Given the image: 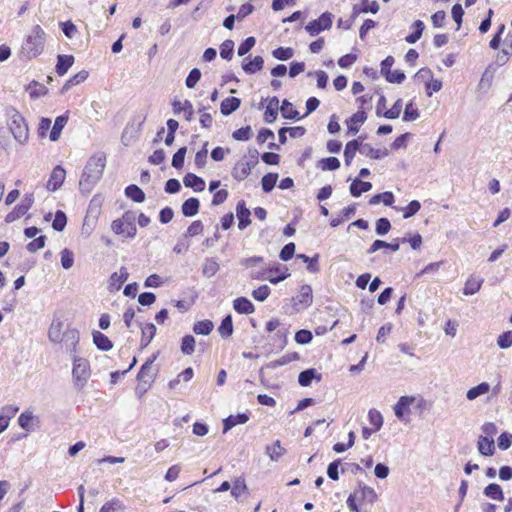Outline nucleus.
Here are the masks:
<instances>
[{
    "mask_svg": "<svg viewBox=\"0 0 512 512\" xmlns=\"http://www.w3.org/2000/svg\"><path fill=\"white\" fill-rule=\"evenodd\" d=\"M106 166V155L98 152L87 161L79 181L81 192L90 193L93 187L101 179Z\"/></svg>",
    "mask_w": 512,
    "mask_h": 512,
    "instance_id": "obj_1",
    "label": "nucleus"
},
{
    "mask_svg": "<svg viewBox=\"0 0 512 512\" xmlns=\"http://www.w3.org/2000/svg\"><path fill=\"white\" fill-rule=\"evenodd\" d=\"M46 36V32L40 25H34L22 43L21 53L28 59L36 58L42 54Z\"/></svg>",
    "mask_w": 512,
    "mask_h": 512,
    "instance_id": "obj_2",
    "label": "nucleus"
},
{
    "mask_svg": "<svg viewBox=\"0 0 512 512\" xmlns=\"http://www.w3.org/2000/svg\"><path fill=\"white\" fill-rule=\"evenodd\" d=\"M289 276L288 267L279 262H272L268 268L261 271H251L249 274L252 280H267L272 284H278Z\"/></svg>",
    "mask_w": 512,
    "mask_h": 512,
    "instance_id": "obj_3",
    "label": "nucleus"
},
{
    "mask_svg": "<svg viewBox=\"0 0 512 512\" xmlns=\"http://www.w3.org/2000/svg\"><path fill=\"white\" fill-rule=\"evenodd\" d=\"M136 214L128 210L111 223V230L116 234L126 238L133 239L137 234Z\"/></svg>",
    "mask_w": 512,
    "mask_h": 512,
    "instance_id": "obj_4",
    "label": "nucleus"
},
{
    "mask_svg": "<svg viewBox=\"0 0 512 512\" xmlns=\"http://www.w3.org/2000/svg\"><path fill=\"white\" fill-rule=\"evenodd\" d=\"M91 376L89 361L82 357L73 358L72 379L74 386L82 390Z\"/></svg>",
    "mask_w": 512,
    "mask_h": 512,
    "instance_id": "obj_5",
    "label": "nucleus"
},
{
    "mask_svg": "<svg viewBox=\"0 0 512 512\" xmlns=\"http://www.w3.org/2000/svg\"><path fill=\"white\" fill-rule=\"evenodd\" d=\"M9 130L20 145L27 144L29 139L28 124L17 110H13L10 116Z\"/></svg>",
    "mask_w": 512,
    "mask_h": 512,
    "instance_id": "obj_6",
    "label": "nucleus"
},
{
    "mask_svg": "<svg viewBox=\"0 0 512 512\" xmlns=\"http://www.w3.org/2000/svg\"><path fill=\"white\" fill-rule=\"evenodd\" d=\"M265 330L268 333L275 332L271 336V342L275 349L282 350L287 345L288 329L281 325V322L277 318H273L266 323Z\"/></svg>",
    "mask_w": 512,
    "mask_h": 512,
    "instance_id": "obj_7",
    "label": "nucleus"
},
{
    "mask_svg": "<svg viewBox=\"0 0 512 512\" xmlns=\"http://www.w3.org/2000/svg\"><path fill=\"white\" fill-rule=\"evenodd\" d=\"M295 311L299 312L307 309L313 302L312 287L304 284L300 287L299 294L291 299Z\"/></svg>",
    "mask_w": 512,
    "mask_h": 512,
    "instance_id": "obj_8",
    "label": "nucleus"
},
{
    "mask_svg": "<svg viewBox=\"0 0 512 512\" xmlns=\"http://www.w3.org/2000/svg\"><path fill=\"white\" fill-rule=\"evenodd\" d=\"M333 15L330 12H324L318 19L310 21L306 26V31L311 36H316L324 30H328L332 27Z\"/></svg>",
    "mask_w": 512,
    "mask_h": 512,
    "instance_id": "obj_9",
    "label": "nucleus"
},
{
    "mask_svg": "<svg viewBox=\"0 0 512 512\" xmlns=\"http://www.w3.org/2000/svg\"><path fill=\"white\" fill-rule=\"evenodd\" d=\"M34 203V194L26 193L19 204H17L11 212L5 217L6 223H12L25 215Z\"/></svg>",
    "mask_w": 512,
    "mask_h": 512,
    "instance_id": "obj_10",
    "label": "nucleus"
},
{
    "mask_svg": "<svg viewBox=\"0 0 512 512\" xmlns=\"http://www.w3.org/2000/svg\"><path fill=\"white\" fill-rule=\"evenodd\" d=\"M253 168L254 166L250 165L247 161V157H242L235 163L232 168L231 175L236 181L241 182L250 175Z\"/></svg>",
    "mask_w": 512,
    "mask_h": 512,
    "instance_id": "obj_11",
    "label": "nucleus"
},
{
    "mask_svg": "<svg viewBox=\"0 0 512 512\" xmlns=\"http://www.w3.org/2000/svg\"><path fill=\"white\" fill-rule=\"evenodd\" d=\"M65 177L66 171L61 165L54 167L46 184L47 190L52 192L58 190L62 186Z\"/></svg>",
    "mask_w": 512,
    "mask_h": 512,
    "instance_id": "obj_12",
    "label": "nucleus"
},
{
    "mask_svg": "<svg viewBox=\"0 0 512 512\" xmlns=\"http://www.w3.org/2000/svg\"><path fill=\"white\" fill-rule=\"evenodd\" d=\"M129 277V273L126 267H121L119 272H114L111 274L108 281V290L110 292L118 291L121 289L124 282L127 281Z\"/></svg>",
    "mask_w": 512,
    "mask_h": 512,
    "instance_id": "obj_13",
    "label": "nucleus"
},
{
    "mask_svg": "<svg viewBox=\"0 0 512 512\" xmlns=\"http://www.w3.org/2000/svg\"><path fill=\"white\" fill-rule=\"evenodd\" d=\"M251 212L246 207V203L244 200H240L236 206V216L238 218V228L240 230H244L251 224L250 219Z\"/></svg>",
    "mask_w": 512,
    "mask_h": 512,
    "instance_id": "obj_14",
    "label": "nucleus"
},
{
    "mask_svg": "<svg viewBox=\"0 0 512 512\" xmlns=\"http://www.w3.org/2000/svg\"><path fill=\"white\" fill-rule=\"evenodd\" d=\"M263 67L264 59L261 56H255L253 59L246 57L242 61V69L248 75H252L261 71Z\"/></svg>",
    "mask_w": 512,
    "mask_h": 512,
    "instance_id": "obj_15",
    "label": "nucleus"
},
{
    "mask_svg": "<svg viewBox=\"0 0 512 512\" xmlns=\"http://www.w3.org/2000/svg\"><path fill=\"white\" fill-rule=\"evenodd\" d=\"M413 401L414 397L410 396H401L399 398L397 403L394 405V413L399 420L405 421V415L410 412L409 407Z\"/></svg>",
    "mask_w": 512,
    "mask_h": 512,
    "instance_id": "obj_16",
    "label": "nucleus"
},
{
    "mask_svg": "<svg viewBox=\"0 0 512 512\" xmlns=\"http://www.w3.org/2000/svg\"><path fill=\"white\" fill-rule=\"evenodd\" d=\"M172 108L174 114H180L183 112L186 121H191L193 119L194 109L192 103L189 100H174L172 102Z\"/></svg>",
    "mask_w": 512,
    "mask_h": 512,
    "instance_id": "obj_17",
    "label": "nucleus"
},
{
    "mask_svg": "<svg viewBox=\"0 0 512 512\" xmlns=\"http://www.w3.org/2000/svg\"><path fill=\"white\" fill-rule=\"evenodd\" d=\"M355 495L359 496L358 500L365 501L370 504H373L377 500V494L375 490L365 485L363 482L358 483V488L354 491Z\"/></svg>",
    "mask_w": 512,
    "mask_h": 512,
    "instance_id": "obj_18",
    "label": "nucleus"
},
{
    "mask_svg": "<svg viewBox=\"0 0 512 512\" xmlns=\"http://www.w3.org/2000/svg\"><path fill=\"white\" fill-rule=\"evenodd\" d=\"M363 139H364V137H358L357 139H353L346 144L345 149H344V159H345V164L347 166L351 165V162H352L356 152L357 151L360 152Z\"/></svg>",
    "mask_w": 512,
    "mask_h": 512,
    "instance_id": "obj_19",
    "label": "nucleus"
},
{
    "mask_svg": "<svg viewBox=\"0 0 512 512\" xmlns=\"http://www.w3.org/2000/svg\"><path fill=\"white\" fill-rule=\"evenodd\" d=\"M367 119V114L363 110H359L354 113L347 121L348 133L355 134L359 131L360 125H362Z\"/></svg>",
    "mask_w": 512,
    "mask_h": 512,
    "instance_id": "obj_20",
    "label": "nucleus"
},
{
    "mask_svg": "<svg viewBox=\"0 0 512 512\" xmlns=\"http://www.w3.org/2000/svg\"><path fill=\"white\" fill-rule=\"evenodd\" d=\"M279 99L276 96L269 98L266 110L264 112V121L266 123H273L278 116Z\"/></svg>",
    "mask_w": 512,
    "mask_h": 512,
    "instance_id": "obj_21",
    "label": "nucleus"
},
{
    "mask_svg": "<svg viewBox=\"0 0 512 512\" xmlns=\"http://www.w3.org/2000/svg\"><path fill=\"white\" fill-rule=\"evenodd\" d=\"M321 379H322V375L320 373H318L316 369L309 368V369H306V370L300 372V374L298 376V383L302 387H308L311 385L313 380L321 381Z\"/></svg>",
    "mask_w": 512,
    "mask_h": 512,
    "instance_id": "obj_22",
    "label": "nucleus"
},
{
    "mask_svg": "<svg viewBox=\"0 0 512 512\" xmlns=\"http://www.w3.org/2000/svg\"><path fill=\"white\" fill-rule=\"evenodd\" d=\"M477 448L481 455L492 456L495 452L494 439L480 435L477 442Z\"/></svg>",
    "mask_w": 512,
    "mask_h": 512,
    "instance_id": "obj_23",
    "label": "nucleus"
},
{
    "mask_svg": "<svg viewBox=\"0 0 512 512\" xmlns=\"http://www.w3.org/2000/svg\"><path fill=\"white\" fill-rule=\"evenodd\" d=\"M183 183L195 192H202L205 189V181L194 173H187L183 178Z\"/></svg>",
    "mask_w": 512,
    "mask_h": 512,
    "instance_id": "obj_24",
    "label": "nucleus"
},
{
    "mask_svg": "<svg viewBox=\"0 0 512 512\" xmlns=\"http://www.w3.org/2000/svg\"><path fill=\"white\" fill-rule=\"evenodd\" d=\"M79 331L75 328L67 329L63 333L62 341L64 342L66 349L75 352L76 346L79 343Z\"/></svg>",
    "mask_w": 512,
    "mask_h": 512,
    "instance_id": "obj_25",
    "label": "nucleus"
},
{
    "mask_svg": "<svg viewBox=\"0 0 512 512\" xmlns=\"http://www.w3.org/2000/svg\"><path fill=\"white\" fill-rule=\"evenodd\" d=\"M249 420V414L238 413L237 415H230L223 421V432L226 433L238 424H245Z\"/></svg>",
    "mask_w": 512,
    "mask_h": 512,
    "instance_id": "obj_26",
    "label": "nucleus"
},
{
    "mask_svg": "<svg viewBox=\"0 0 512 512\" xmlns=\"http://www.w3.org/2000/svg\"><path fill=\"white\" fill-rule=\"evenodd\" d=\"M233 308L239 314H251L255 311L253 303L246 297H238L233 301Z\"/></svg>",
    "mask_w": 512,
    "mask_h": 512,
    "instance_id": "obj_27",
    "label": "nucleus"
},
{
    "mask_svg": "<svg viewBox=\"0 0 512 512\" xmlns=\"http://www.w3.org/2000/svg\"><path fill=\"white\" fill-rule=\"evenodd\" d=\"M68 119L69 117L67 113L60 115L55 119L54 125L49 135L51 141H57L60 138L61 132L67 124Z\"/></svg>",
    "mask_w": 512,
    "mask_h": 512,
    "instance_id": "obj_28",
    "label": "nucleus"
},
{
    "mask_svg": "<svg viewBox=\"0 0 512 512\" xmlns=\"http://www.w3.org/2000/svg\"><path fill=\"white\" fill-rule=\"evenodd\" d=\"M73 64L74 57L72 55H58L56 63V73L59 76L65 75Z\"/></svg>",
    "mask_w": 512,
    "mask_h": 512,
    "instance_id": "obj_29",
    "label": "nucleus"
},
{
    "mask_svg": "<svg viewBox=\"0 0 512 512\" xmlns=\"http://www.w3.org/2000/svg\"><path fill=\"white\" fill-rule=\"evenodd\" d=\"M241 105V100L237 97H227L220 105V111L224 116H228L236 111Z\"/></svg>",
    "mask_w": 512,
    "mask_h": 512,
    "instance_id": "obj_30",
    "label": "nucleus"
},
{
    "mask_svg": "<svg viewBox=\"0 0 512 512\" xmlns=\"http://www.w3.org/2000/svg\"><path fill=\"white\" fill-rule=\"evenodd\" d=\"M200 201L198 198L191 197L185 200L182 204L181 210L185 217H192L199 212Z\"/></svg>",
    "mask_w": 512,
    "mask_h": 512,
    "instance_id": "obj_31",
    "label": "nucleus"
},
{
    "mask_svg": "<svg viewBox=\"0 0 512 512\" xmlns=\"http://www.w3.org/2000/svg\"><path fill=\"white\" fill-rule=\"evenodd\" d=\"M360 153L369 157L371 159L379 160L389 155V152L386 148L384 149H374L370 144H363L360 149Z\"/></svg>",
    "mask_w": 512,
    "mask_h": 512,
    "instance_id": "obj_32",
    "label": "nucleus"
},
{
    "mask_svg": "<svg viewBox=\"0 0 512 512\" xmlns=\"http://www.w3.org/2000/svg\"><path fill=\"white\" fill-rule=\"evenodd\" d=\"M372 189V184L360 179H354L350 185V193L353 197H360L362 193L368 192Z\"/></svg>",
    "mask_w": 512,
    "mask_h": 512,
    "instance_id": "obj_33",
    "label": "nucleus"
},
{
    "mask_svg": "<svg viewBox=\"0 0 512 512\" xmlns=\"http://www.w3.org/2000/svg\"><path fill=\"white\" fill-rule=\"evenodd\" d=\"M92 335L93 342L99 350L109 351L112 349L113 343L105 334L100 331H94Z\"/></svg>",
    "mask_w": 512,
    "mask_h": 512,
    "instance_id": "obj_34",
    "label": "nucleus"
},
{
    "mask_svg": "<svg viewBox=\"0 0 512 512\" xmlns=\"http://www.w3.org/2000/svg\"><path fill=\"white\" fill-rule=\"evenodd\" d=\"M411 28L413 29V32L405 37V41L409 44H414L421 38L425 29V24L421 20H415L412 23Z\"/></svg>",
    "mask_w": 512,
    "mask_h": 512,
    "instance_id": "obj_35",
    "label": "nucleus"
},
{
    "mask_svg": "<svg viewBox=\"0 0 512 512\" xmlns=\"http://www.w3.org/2000/svg\"><path fill=\"white\" fill-rule=\"evenodd\" d=\"M62 327L63 323L60 320H53L48 330V338L54 343L62 342Z\"/></svg>",
    "mask_w": 512,
    "mask_h": 512,
    "instance_id": "obj_36",
    "label": "nucleus"
},
{
    "mask_svg": "<svg viewBox=\"0 0 512 512\" xmlns=\"http://www.w3.org/2000/svg\"><path fill=\"white\" fill-rule=\"evenodd\" d=\"M285 453L286 449L282 447L280 440L266 446V454L272 461H278Z\"/></svg>",
    "mask_w": 512,
    "mask_h": 512,
    "instance_id": "obj_37",
    "label": "nucleus"
},
{
    "mask_svg": "<svg viewBox=\"0 0 512 512\" xmlns=\"http://www.w3.org/2000/svg\"><path fill=\"white\" fill-rule=\"evenodd\" d=\"M483 279L479 277L470 276L465 282L463 288L464 295H473L478 292L482 286Z\"/></svg>",
    "mask_w": 512,
    "mask_h": 512,
    "instance_id": "obj_38",
    "label": "nucleus"
},
{
    "mask_svg": "<svg viewBox=\"0 0 512 512\" xmlns=\"http://www.w3.org/2000/svg\"><path fill=\"white\" fill-rule=\"evenodd\" d=\"M142 336H141V347L145 348L147 347L152 339L156 335V326L153 323H147L144 327L141 329Z\"/></svg>",
    "mask_w": 512,
    "mask_h": 512,
    "instance_id": "obj_39",
    "label": "nucleus"
},
{
    "mask_svg": "<svg viewBox=\"0 0 512 512\" xmlns=\"http://www.w3.org/2000/svg\"><path fill=\"white\" fill-rule=\"evenodd\" d=\"M88 71L81 70L74 76H72L70 79H68L65 84L63 85L61 92L65 93L67 92L72 86L79 85L83 83L88 78Z\"/></svg>",
    "mask_w": 512,
    "mask_h": 512,
    "instance_id": "obj_40",
    "label": "nucleus"
},
{
    "mask_svg": "<svg viewBox=\"0 0 512 512\" xmlns=\"http://www.w3.org/2000/svg\"><path fill=\"white\" fill-rule=\"evenodd\" d=\"M125 195L137 203H142L145 200V193L135 184L128 185L125 188Z\"/></svg>",
    "mask_w": 512,
    "mask_h": 512,
    "instance_id": "obj_41",
    "label": "nucleus"
},
{
    "mask_svg": "<svg viewBox=\"0 0 512 512\" xmlns=\"http://www.w3.org/2000/svg\"><path fill=\"white\" fill-rule=\"evenodd\" d=\"M484 495L493 500H504V494L500 485L496 483L488 484L483 491Z\"/></svg>",
    "mask_w": 512,
    "mask_h": 512,
    "instance_id": "obj_42",
    "label": "nucleus"
},
{
    "mask_svg": "<svg viewBox=\"0 0 512 512\" xmlns=\"http://www.w3.org/2000/svg\"><path fill=\"white\" fill-rule=\"evenodd\" d=\"M233 320L230 314L226 315L218 328L220 336L224 339L230 337L233 334Z\"/></svg>",
    "mask_w": 512,
    "mask_h": 512,
    "instance_id": "obj_43",
    "label": "nucleus"
},
{
    "mask_svg": "<svg viewBox=\"0 0 512 512\" xmlns=\"http://www.w3.org/2000/svg\"><path fill=\"white\" fill-rule=\"evenodd\" d=\"M29 96L32 99H37L39 97L45 96L48 93V89L45 85L32 81L28 86Z\"/></svg>",
    "mask_w": 512,
    "mask_h": 512,
    "instance_id": "obj_44",
    "label": "nucleus"
},
{
    "mask_svg": "<svg viewBox=\"0 0 512 512\" xmlns=\"http://www.w3.org/2000/svg\"><path fill=\"white\" fill-rule=\"evenodd\" d=\"M219 271V264L215 258H207L202 266V274L210 278Z\"/></svg>",
    "mask_w": 512,
    "mask_h": 512,
    "instance_id": "obj_45",
    "label": "nucleus"
},
{
    "mask_svg": "<svg viewBox=\"0 0 512 512\" xmlns=\"http://www.w3.org/2000/svg\"><path fill=\"white\" fill-rule=\"evenodd\" d=\"M214 328L211 320L198 321L193 325V332L198 335H209Z\"/></svg>",
    "mask_w": 512,
    "mask_h": 512,
    "instance_id": "obj_46",
    "label": "nucleus"
},
{
    "mask_svg": "<svg viewBox=\"0 0 512 512\" xmlns=\"http://www.w3.org/2000/svg\"><path fill=\"white\" fill-rule=\"evenodd\" d=\"M282 117L285 119H299V112L293 108L292 103L284 99L280 107Z\"/></svg>",
    "mask_w": 512,
    "mask_h": 512,
    "instance_id": "obj_47",
    "label": "nucleus"
},
{
    "mask_svg": "<svg viewBox=\"0 0 512 512\" xmlns=\"http://www.w3.org/2000/svg\"><path fill=\"white\" fill-rule=\"evenodd\" d=\"M195 338L192 335H185L181 340L180 350L184 355H192L195 351Z\"/></svg>",
    "mask_w": 512,
    "mask_h": 512,
    "instance_id": "obj_48",
    "label": "nucleus"
},
{
    "mask_svg": "<svg viewBox=\"0 0 512 512\" xmlns=\"http://www.w3.org/2000/svg\"><path fill=\"white\" fill-rule=\"evenodd\" d=\"M490 389V385L486 382H482L479 385L472 387L467 391L466 397L469 400H474L477 397L486 394Z\"/></svg>",
    "mask_w": 512,
    "mask_h": 512,
    "instance_id": "obj_49",
    "label": "nucleus"
},
{
    "mask_svg": "<svg viewBox=\"0 0 512 512\" xmlns=\"http://www.w3.org/2000/svg\"><path fill=\"white\" fill-rule=\"evenodd\" d=\"M278 180L277 173H268L262 177L261 185L265 193H269L273 190Z\"/></svg>",
    "mask_w": 512,
    "mask_h": 512,
    "instance_id": "obj_50",
    "label": "nucleus"
},
{
    "mask_svg": "<svg viewBox=\"0 0 512 512\" xmlns=\"http://www.w3.org/2000/svg\"><path fill=\"white\" fill-rule=\"evenodd\" d=\"M272 56L280 61H287L294 56V49L291 47H278L272 50Z\"/></svg>",
    "mask_w": 512,
    "mask_h": 512,
    "instance_id": "obj_51",
    "label": "nucleus"
},
{
    "mask_svg": "<svg viewBox=\"0 0 512 512\" xmlns=\"http://www.w3.org/2000/svg\"><path fill=\"white\" fill-rule=\"evenodd\" d=\"M66 224H67L66 214L61 210L56 211L54 220L52 222V228L57 232H61L65 229Z\"/></svg>",
    "mask_w": 512,
    "mask_h": 512,
    "instance_id": "obj_52",
    "label": "nucleus"
},
{
    "mask_svg": "<svg viewBox=\"0 0 512 512\" xmlns=\"http://www.w3.org/2000/svg\"><path fill=\"white\" fill-rule=\"evenodd\" d=\"M369 423L373 426L374 430L378 431L383 425V416L376 409H370L368 412Z\"/></svg>",
    "mask_w": 512,
    "mask_h": 512,
    "instance_id": "obj_53",
    "label": "nucleus"
},
{
    "mask_svg": "<svg viewBox=\"0 0 512 512\" xmlns=\"http://www.w3.org/2000/svg\"><path fill=\"white\" fill-rule=\"evenodd\" d=\"M319 167L324 171H333L340 167V161L336 157H327L319 161Z\"/></svg>",
    "mask_w": 512,
    "mask_h": 512,
    "instance_id": "obj_54",
    "label": "nucleus"
},
{
    "mask_svg": "<svg viewBox=\"0 0 512 512\" xmlns=\"http://www.w3.org/2000/svg\"><path fill=\"white\" fill-rule=\"evenodd\" d=\"M419 116H420V113H419L418 108L414 105V103L412 101H410L405 107L403 121H405V122L414 121L417 118H419Z\"/></svg>",
    "mask_w": 512,
    "mask_h": 512,
    "instance_id": "obj_55",
    "label": "nucleus"
},
{
    "mask_svg": "<svg viewBox=\"0 0 512 512\" xmlns=\"http://www.w3.org/2000/svg\"><path fill=\"white\" fill-rule=\"evenodd\" d=\"M234 53V42L230 39L225 40L220 45V56L225 60H231Z\"/></svg>",
    "mask_w": 512,
    "mask_h": 512,
    "instance_id": "obj_56",
    "label": "nucleus"
},
{
    "mask_svg": "<svg viewBox=\"0 0 512 512\" xmlns=\"http://www.w3.org/2000/svg\"><path fill=\"white\" fill-rule=\"evenodd\" d=\"M123 509L124 505L122 501L118 498H113L110 501L103 504L99 512H117Z\"/></svg>",
    "mask_w": 512,
    "mask_h": 512,
    "instance_id": "obj_57",
    "label": "nucleus"
},
{
    "mask_svg": "<svg viewBox=\"0 0 512 512\" xmlns=\"http://www.w3.org/2000/svg\"><path fill=\"white\" fill-rule=\"evenodd\" d=\"M186 152L187 148L181 147L173 155L171 164L175 169H181L184 166Z\"/></svg>",
    "mask_w": 512,
    "mask_h": 512,
    "instance_id": "obj_58",
    "label": "nucleus"
},
{
    "mask_svg": "<svg viewBox=\"0 0 512 512\" xmlns=\"http://www.w3.org/2000/svg\"><path fill=\"white\" fill-rule=\"evenodd\" d=\"M251 136L252 129L249 125L241 127L240 129H237L232 133V137L236 141H248L251 138Z\"/></svg>",
    "mask_w": 512,
    "mask_h": 512,
    "instance_id": "obj_59",
    "label": "nucleus"
},
{
    "mask_svg": "<svg viewBox=\"0 0 512 512\" xmlns=\"http://www.w3.org/2000/svg\"><path fill=\"white\" fill-rule=\"evenodd\" d=\"M270 293H271L270 287L268 285L264 284L252 291V297L259 302H263L268 298Z\"/></svg>",
    "mask_w": 512,
    "mask_h": 512,
    "instance_id": "obj_60",
    "label": "nucleus"
},
{
    "mask_svg": "<svg viewBox=\"0 0 512 512\" xmlns=\"http://www.w3.org/2000/svg\"><path fill=\"white\" fill-rule=\"evenodd\" d=\"M247 490V486L245 483V479L242 477L237 478L234 483L233 487L231 488V495L234 498L240 497L245 491Z\"/></svg>",
    "mask_w": 512,
    "mask_h": 512,
    "instance_id": "obj_61",
    "label": "nucleus"
},
{
    "mask_svg": "<svg viewBox=\"0 0 512 512\" xmlns=\"http://www.w3.org/2000/svg\"><path fill=\"white\" fill-rule=\"evenodd\" d=\"M204 226L203 223L200 220L193 221L189 227L187 228L186 232L184 233V237H194L203 232Z\"/></svg>",
    "mask_w": 512,
    "mask_h": 512,
    "instance_id": "obj_62",
    "label": "nucleus"
},
{
    "mask_svg": "<svg viewBox=\"0 0 512 512\" xmlns=\"http://www.w3.org/2000/svg\"><path fill=\"white\" fill-rule=\"evenodd\" d=\"M421 208V204L417 200H412L406 207L402 208L403 218L408 219L414 216Z\"/></svg>",
    "mask_w": 512,
    "mask_h": 512,
    "instance_id": "obj_63",
    "label": "nucleus"
},
{
    "mask_svg": "<svg viewBox=\"0 0 512 512\" xmlns=\"http://www.w3.org/2000/svg\"><path fill=\"white\" fill-rule=\"evenodd\" d=\"M497 345L501 349H507L512 346V330L503 332L497 338Z\"/></svg>",
    "mask_w": 512,
    "mask_h": 512,
    "instance_id": "obj_64",
    "label": "nucleus"
}]
</instances>
